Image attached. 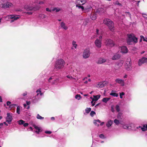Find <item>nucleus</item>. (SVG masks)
Returning a JSON list of instances; mask_svg holds the SVG:
<instances>
[{
	"mask_svg": "<svg viewBox=\"0 0 147 147\" xmlns=\"http://www.w3.org/2000/svg\"><path fill=\"white\" fill-rule=\"evenodd\" d=\"M143 41L147 42V38H145V39H144Z\"/></svg>",
	"mask_w": 147,
	"mask_h": 147,
	"instance_id": "63",
	"label": "nucleus"
},
{
	"mask_svg": "<svg viewBox=\"0 0 147 147\" xmlns=\"http://www.w3.org/2000/svg\"><path fill=\"white\" fill-rule=\"evenodd\" d=\"M95 44L96 46L98 48L100 47H101V41L99 37V39H97L95 42Z\"/></svg>",
	"mask_w": 147,
	"mask_h": 147,
	"instance_id": "19",
	"label": "nucleus"
},
{
	"mask_svg": "<svg viewBox=\"0 0 147 147\" xmlns=\"http://www.w3.org/2000/svg\"><path fill=\"white\" fill-rule=\"evenodd\" d=\"M116 91L112 90L110 94V95L114 97H117L118 96V94L116 93Z\"/></svg>",
	"mask_w": 147,
	"mask_h": 147,
	"instance_id": "29",
	"label": "nucleus"
},
{
	"mask_svg": "<svg viewBox=\"0 0 147 147\" xmlns=\"http://www.w3.org/2000/svg\"><path fill=\"white\" fill-rule=\"evenodd\" d=\"M36 92L37 93V94L34 98L33 99L34 102L38 101L41 98V96L43 95V93L41 92V88L38 89L36 91Z\"/></svg>",
	"mask_w": 147,
	"mask_h": 147,
	"instance_id": "7",
	"label": "nucleus"
},
{
	"mask_svg": "<svg viewBox=\"0 0 147 147\" xmlns=\"http://www.w3.org/2000/svg\"><path fill=\"white\" fill-rule=\"evenodd\" d=\"M117 118L119 119H122L123 118V113L121 111L119 112L117 114Z\"/></svg>",
	"mask_w": 147,
	"mask_h": 147,
	"instance_id": "30",
	"label": "nucleus"
},
{
	"mask_svg": "<svg viewBox=\"0 0 147 147\" xmlns=\"http://www.w3.org/2000/svg\"><path fill=\"white\" fill-rule=\"evenodd\" d=\"M66 77L69 79L70 80L74 81L75 82H77L78 80V78H76L73 77L72 76L70 75H68L66 76Z\"/></svg>",
	"mask_w": 147,
	"mask_h": 147,
	"instance_id": "26",
	"label": "nucleus"
},
{
	"mask_svg": "<svg viewBox=\"0 0 147 147\" xmlns=\"http://www.w3.org/2000/svg\"><path fill=\"white\" fill-rule=\"evenodd\" d=\"M121 57V55L118 53L115 54L112 58L113 60H117L119 59Z\"/></svg>",
	"mask_w": 147,
	"mask_h": 147,
	"instance_id": "23",
	"label": "nucleus"
},
{
	"mask_svg": "<svg viewBox=\"0 0 147 147\" xmlns=\"http://www.w3.org/2000/svg\"><path fill=\"white\" fill-rule=\"evenodd\" d=\"M40 6L36 5L33 7L31 5H26L24 6V8L27 11H35L38 10L40 8Z\"/></svg>",
	"mask_w": 147,
	"mask_h": 147,
	"instance_id": "3",
	"label": "nucleus"
},
{
	"mask_svg": "<svg viewBox=\"0 0 147 147\" xmlns=\"http://www.w3.org/2000/svg\"><path fill=\"white\" fill-rule=\"evenodd\" d=\"M27 94V92H25L22 95L24 96H26V95Z\"/></svg>",
	"mask_w": 147,
	"mask_h": 147,
	"instance_id": "49",
	"label": "nucleus"
},
{
	"mask_svg": "<svg viewBox=\"0 0 147 147\" xmlns=\"http://www.w3.org/2000/svg\"><path fill=\"white\" fill-rule=\"evenodd\" d=\"M20 17V16L11 14L5 16V20L8 21L10 20L9 19H11V20H10V22L11 23L13 22L14 21L17 20Z\"/></svg>",
	"mask_w": 147,
	"mask_h": 147,
	"instance_id": "4",
	"label": "nucleus"
},
{
	"mask_svg": "<svg viewBox=\"0 0 147 147\" xmlns=\"http://www.w3.org/2000/svg\"><path fill=\"white\" fill-rule=\"evenodd\" d=\"M45 133L47 134H51V131H45Z\"/></svg>",
	"mask_w": 147,
	"mask_h": 147,
	"instance_id": "48",
	"label": "nucleus"
},
{
	"mask_svg": "<svg viewBox=\"0 0 147 147\" xmlns=\"http://www.w3.org/2000/svg\"><path fill=\"white\" fill-rule=\"evenodd\" d=\"M91 109L90 108H87L85 109L86 113H88L91 111Z\"/></svg>",
	"mask_w": 147,
	"mask_h": 147,
	"instance_id": "38",
	"label": "nucleus"
},
{
	"mask_svg": "<svg viewBox=\"0 0 147 147\" xmlns=\"http://www.w3.org/2000/svg\"><path fill=\"white\" fill-rule=\"evenodd\" d=\"M59 77L56 76L54 75L51 76L48 79V82L52 84H55L59 82Z\"/></svg>",
	"mask_w": 147,
	"mask_h": 147,
	"instance_id": "5",
	"label": "nucleus"
},
{
	"mask_svg": "<svg viewBox=\"0 0 147 147\" xmlns=\"http://www.w3.org/2000/svg\"><path fill=\"white\" fill-rule=\"evenodd\" d=\"M115 82L116 83L120 84L121 86H123L124 85V81L123 80L117 78L115 80Z\"/></svg>",
	"mask_w": 147,
	"mask_h": 147,
	"instance_id": "25",
	"label": "nucleus"
},
{
	"mask_svg": "<svg viewBox=\"0 0 147 147\" xmlns=\"http://www.w3.org/2000/svg\"><path fill=\"white\" fill-rule=\"evenodd\" d=\"M73 47H72V49H74L76 48L77 46V45L76 44V42L75 41H73L72 42Z\"/></svg>",
	"mask_w": 147,
	"mask_h": 147,
	"instance_id": "32",
	"label": "nucleus"
},
{
	"mask_svg": "<svg viewBox=\"0 0 147 147\" xmlns=\"http://www.w3.org/2000/svg\"><path fill=\"white\" fill-rule=\"evenodd\" d=\"M108 84V82L107 81H104L102 82V87L106 86Z\"/></svg>",
	"mask_w": 147,
	"mask_h": 147,
	"instance_id": "33",
	"label": "nucleus"
},
{
	"mask_svg": "<svg viewBox=\"0 0 147 147\" xmlns=\"http://www.w3.org/2000/svg\"><path fill=\"white\" fill-rule=\"evenodd\" d=\"M113 4L115 5H121V4L119 3V2L118 1H116Z\"/></svg>",
	"mask_w": 147,
	"mask_h": 147,
	"instance_id": "44",
	"label": "nucleus"
},
{
	"mask_svg": "<svg viewBox=\"0 0 147 147\" xmlns=\"http://www.w3.org/2000/svg\"><path fill=\"white\" fill-rule=\"evenodd\" d=\"M13 119L12 114L10 113H7V116L6 117V122L8 123H11Z\"/></svg>",
	"mask_w": 147,
	"mask_h": 147,
	"instance_id": "14",
	"label": "nucleus"
},
{
	"mask_svg": "<svg viewBox=\"0 0 147 147\" xmlns=\"http://www.w3.org/2000/svg\"><path fill=\"white\" fill-rule=\"evenodd\" d=\"M61 10V9L59 8H55L53 9L52 11H55L56 12H57Z\"/></svg>",
	"mask_w": 147,
	"mask_h": 147,
	"instance_id": "37",
	"label": "nucleus"
},
{
	"mask_svg": "<svg viewBox=\"0 0 147 147\" xmlns=\"http://www.w3.org/2000/svg\"><path fill=\"white\" fill-rule=\"evenodd\" d=\"M85 5L86 6L84 7V12H88L90 11L92 7L88 4L86 3Z\"/></svg>",
	"mask_w": 147,
	"mask_h": 147,
	"instance_id": "18",
	"label": "nucleus"
},
{
	"mask_svg": "<svg viewBox=\"0 0 147 147\" xmlns=\"http://www.w3.org/2000/svg\"><path fill=\"white\" fill-rule=\"evenodd\" d=\"M16 105H15V104H12V105H11L10 107L11 108V107H13Z\"/></svg>",
	"mask_w": 147,
	"mask_h": 147,
	"instance_id": "57",
	"label": "nucleus"
},
{
	"mask_svg": "<svg viewBox=\"0 0 147 147\" xmlns=\"http://www.w3.org/2000/svg\"><path fill=\"white\" fill-rule=\"evenodd\" d=\"M128 52V50L125 46H122L121 47L120 52L122 53H126Z\"/></svg>",
	"mask_w": 147,
	"mask_h": 147,
	"instance_id": "21",
	"label": "nucleus"
},
{
	"mask_svg": "<svg viewBox=\"0 0 147 147\" xmlns=\"http://www.w3.org/2000/svg\"><path fill=\"white\" fill-rule=\"evenodd\" d=\"M2 102V98L1 96H0V102Z\"/></svg>",
	"mask_w": 147,
	"mask_h": 147,
	"instance_id": "64",
	"label": "nucleus"
},
{
	"mask_svg": "<svg viewBox=\"0 0 147 147\" xmlns=\"http://www.w3.org/2000/svg\"><path fill=\"white\" fill-rule=\"evenodd\" d=\"M65 64V62L63 59H59L56 61L55 67L57 69H61L63 68Z\"/></svg>",
	"mask_w": 147,
	"mask_h": 147,
	"instance_id": "1",
	"label": "nucleus"
},
{
	"mask_svg": "<svg viewBox=\"0 0 147 147\" xmlns=\"http://www.w3.org/2000/svg\"><path fill=\"white\" fill-rule=\"evenodd\" d=\"M114 122L117 125H118L119 124V121L117 119H115L114 121Z\"/></svg>",
	"mask_w": 147,
	"mask_h": 147,
	"instance_id": "42",
	"label": "nucleus"
},
{
	"mask_svg": "<svg viewBox=\"0 0 147 147\" xmlns=\"http://www.w3.org/2000/svg\"><path fill=\"white\" fill-rule=\"evenodd\" d=\"M23 124V125L24 127H26L28 125V124L27 123H24Z\"/></svg>",
	"mask_w": 147,
	"mask_h": 147,
	"instance_id": "52",
	"label": "nucleus"
},
{
	"mask_svg": "<svg viewBox=\"0 0 147 147\" xmlns=\"http://www.w3.org/2000/svg\"><path fill=\"white\" fill-rule=\"evenodd\" d=\"M123 127L125 129H131L132 130H136L134 125L133 124H124L123 125Z\"/></svg>",
	"mask_w": 147,
	"mask_h": 147,
	"instance_id": "9",
	"label": "nucleus"
},
{
	"mask_svg": "<svg viewBox=\"0 0 147 147\" xmlns=\"http://www.w3.org/2000/svg\"><path fill=\"white\" fill-rule=\"evenodd\" d=\"M123 61H121L115 64L114 68L115 70H117L121 67L123 63Z\"/></svg>",
	"mask_w": 147,
	"mask_h": 147,
	"instance_id": "17",
	"label": "nucleus"
},
{
	"mask_svg": "<svg viewBox=\"0 0 147 147\" xmlns=\"http://www.w3.org/2000/svg\"><path fill=\"white\" fill-rule=\"evenodd\" d=\"M75 97L76 99H77L78 100H80L81 98V96L79 94L76 95L75 96Z\"/></svg>",
	"mask_w": 147,
	"mask_h": 147,
	"instance_id": "39",
	"label": "nucleus"
},
{
	"mask_svg": "<svg viewBox=\"0 0 147 147\" xmlns=\"http://www.w3.org/2000/svg\"><path fill=\"white\" fill-rule=\"evenodd\" d=\"M46 10L47 11H51V10L50 9H49V8H46Z\"/></svg>",
	"mask_w": 147,
	"mask_h": 147,
	"instance_id": "55",
	"label": "nucleus"
},
{
	"mask_svg": "<svg viewBox=\"0 0 147 147\" xmlns=\"http://www.w3.org/2000/svg\"><path fill=\"white\" fill-rule=\"evenodd\" d=\"M30 103V101H27L26 104L27 105H29Z\"/></svg>",
	"mask_w": 147,
	"mask_h": 147,
	"instance_id": "58",
	"label": "nucleus"
},
{
	"mask_svg": "<svg viewBox=\"0 0 147 147\" xmlns=\"http://www.w3.org/2000/svg\"><path fill=\"white\" fill-rule=\"evenodd\" d=\"M110 99L109 98H104L102 99V101L105 102H107Z\"/></svg>",
	"mask_w": 147,
	"mask_h": 147,
	"instance_id": "43",
	"label": "nucleus"
},
{
	"mask_svg": "<svg viewBox=\"0 0 147 147\" xmlns=\"http://www.w3.org/2000/svg\"><path fill=\"white\" fill-rule=\"evenodd\" d=\"M125 94V93L123 92H122L119 93L120 97V98H122V96L124 95Z\"/></svg>",
	"mask_w": 147,
	"mask_h": 147,
	"instance_id": "46",
	"label": "nucleus"
},
{
	"mask_svg": "<svg viewBox=\"0 0 147 147\" xmlns=\"http://www.w3.org/2000/svg\"><path fill=\"white\" fill-rule=\"evenodd\" d=\"M95 114V113L93 111H92L90 113V115L92 117H93L94 116V115Z\"/></svg>",
	"mask_w": 147,
	"mask_h": 147,
	"instance_id": "45",
	"label": "nucleus"
},
{
	"mask_svg": "<svg viewBox=\"0 0 147 147\" xmlns=\"http://www.w3.org/2000/svg\"><path fill=\"white\" fill-rule=\"evenodd\" d=\"M146 62H147V58L143 57L139 59L138 64L139 66H141L142 64Z\"/></svg>",
	"mask_w": 147,
	"mask_h": 147,
	"instance_id": "15",
	"label": "nucleus"
},
{
	"mask_svg": "<svg viewBox=\"0 0 147 147\" xmlns=\"http://www.w3.org/2000/svg\"><path fill=\"white\" fill-rule=\"evenodd\" d=\"M115 109L117 112H121L120 111V107L119 105H116L115 107Z\"/></svg>",
	"mask_w": 147,
	"mask_h": 147,
	"instance_id": "36",
	"label": "nucleus"
},
{
	"mask_svg": "<svg viewBox=\"0 0 147 147\" xmlns=\"http://www.w3.org/2000/svg\"><path fill=\"white\" fill-rule=\"evenodd\" d=\"M96 62L98 63H101V59L100 58H99L97 59L96 60Z\"/></svg>",
	"mask_w": 147,
	"mask_h": 147,
	"instance_id": "47",
	"label": "nucleus"
},
{
	"mask_svg": "<svg viewBox=\"0 0 147 147\" xmlns=\"http://www.w3.org/2000/svg\"><path fill=\"white\" fill-rule=\"evenodd\" d=\"M60 26L62 29L65 30H67L68 28V27L64 22H62L61 23Z\"/></svg>",
	"mask_w": 147,
	"mask_h": 147,
	"instance_id": "28",
	"label": "nucleus"
},
{
	"mask_svg": "<svg viewBox=\"0 0 147 147\" xmlns=\"http://www.w3.org/2000/svg\"><path fill=\"white\" fill-rule=\"evenodd\" d=\"M113 123V121L111 120H109L107 123L106 125L107 126L109 127L111 126Z\"/></svg>",
	"mask_w": 147,
	"mask_h": 147,
	"instance_id": "31",
	"label": "nucleus"
},
{
	"mask_svg": "<svg viewBox=\"0 0 147 147\" xmlns=\"http://www.w3.org/2000/svg\"><path fill=\"white\" fill-rule=\"evenodd\" d=\"M76 7L79 9L81 8L82 9V11H83L84 12V7L83 6H81V5H78L77 4Z\"/></svg>",
	"mask_w": 147,
	"mask_h": 147,
	"instance_id": "35",
	"label": "nucleus"
},
{
	"mask_svg": "<svg viewBox=\"0 0 147 147\" xmlns=\"http://www.w3.org/2000/svg\"><path fill=\"white\" fill-rule=\"evenodd\" d=\"M136 129H140L143 131H144L147 130V125H144L142 127L141 126H139V127H135Z\"/></svg>",
	"mask_w": 147,
	"mask_h": 147,
	"instance_id": "22",
	"label": "nucleus"
},
{
	"mask_svg": "<svg viewBox=\"0 0 147 147\" xmlns=\"http://www.w3.org/2000/svg\"><path fill=\"white\" fill-rule=\"evenodd\" d=\"M13 4L9 2L1 3L0 4V7L3 9L9 8L13 6Z\"/></svg>",
	"mask_w": 147,
	"mask_h": 147,
	"instance_id": "8",
	"label": "nucleus"
},
{
	"mask_svg": "<svg viewBox=\"0 0 147 147\" xmlns=\"http://www.w3.org/2000/svg\"><path fill=\"white\" fill-rule=\"evenodd\" d=\"M103 23L107 25L110 30L112 32L115 30V27L114 23L109 19H106L103 20Z\"/></svg>",
	"mask_w": 147,
	"mask_h": 147,
	"instance_id": "2",
	"label": "nucleus"
},
{
	"mask_svg": "<svg viewBox=\"0 0 147 147\" xmlns=\"http://www.w3.org/2000/svg\"><path fill=\"white\" fill-rule=\"evenodd\" d=\"M86 2V0H78L76 2L77 4L79 5H82Z\"/></svg>",
	"mask_w": 147,
	"mask_h": 147,
	"instance_id": "27",
	"label": "nucleus"
},
{
	"mask_svg": "<svg viewBox=\"0 0 147 147\" xmlns=\"http://www.w3.org/2000/svg\"><path fill=\"white\" fill-rule=\"evenodd\" d=\"M90 53L89 49L86 48L84 51L83 54V57L84 59L88 58L90 57Z\"/></svg>",
	"mask_w": 147,
	"mask_h": 147,
	"instance_id": "12",
	"label": "nucleus"
},
{
	"mask_svg": "<svg viewBox=\"0 0 147 147\" xmlns=\"http://www.w3.org/2000/svg\"><path fill=\"white\" fill-rule=\"evenodd\" d=\"M19 124L21 125L23 124L24 123V121L23 120H20L18 121Z\"/></svg>",
	"mask_w": 147,
	"mask_h": 147,
	"instance_id": "41",
	"label": "nucleus"
},
{
	"mask_svg": "<svg viewBox=\"0 0 147 147\" xmlns=\"http://www.w3.org/2000/svg\"><path fill=\"white\" fill-rule=\"evenodd\" d=\"M93 123L94 125L97 127H98L99 125H101V121L99 119L94 120Z\"/></svg>",
	"mask_w": 147,
	"mask_h": 147,
	"instance_id": "20",
	"label": "nucleus"
},
{
	"mask_svg": "<svg viewBox=\"0 0 147 147\" xmlns=\"http://www.w3.org/2000/svg\"><path fill=\"white\" fill-rule=\"evenodd\" d=\"M22 11V9H16V11Z\"/></svg>",
	"mask_w": 147,
	"mask_h": 147,
	"instance_id": "54",
	"label": "nucleus"
},
{
	"mask_svg": "<svg viewBox=\"0 0 147 147\" xmlns=\"http://www.w3.org/2000/svg\"><path fill=\"white\" fill-rule=\"evenodd\" d=\"M26 14H29V15H31L32 13L31 12H26Z\"/></svg>",
	"mask_w": 147,
	"mask_h": 147,
	"instance_id": "50",
	"label": "nucleus"
},
{
	"mask_svg": "<svg viewBox=\"0 0 147 147\" xmlns=\"http://www.w3.org/2000/svg\"><path fill=\"white\" fill-rule=\"evenodd\" d=\"M37 119H43L44 118L40 116L39 114H38L36 117Z\"/></svg>",
	"mask_w": 147,
	"mask_h": 147,
	"instance_id": "40",
	"label": "nucleus"
},
{
	"mask_svg": "<svg viewBox=\"0 0 147 147\" xmlns=\"http://www.w3.org/2000/svg\"><path fill=\"white\" fill-rule=\"evenodd\" d=\"M106 45H110L111 46H114L113 42L110 39H107L106 40L105 42Z\"/></svg>",
	"mask_w": 147,
	"mask_h": 147,
	"instance_id": "16",
	"label": "nucleus"
},
{
	"mask_svg": "<svg viewBox=\"0 0 147 147\" xmlns=\"http://www.w3.org/2000/svg\"><path fill=\"white\" fill-rule=\"evenodd\" d=\"M111 110L113 112H114V109L113 106H112L111 107Z\"/></svg>",
	"mask_w": 147,
	"mask_h": 147,
	"instance_id": "53",
	"label": "nucleus"
},
{
	"mask_svg": "<svg viewBox=\"0 0 147 147\" xmlns=\"http://www.w3.org/2000/svg\"><path fill=\"white\" fill-rule=\"evenodd\" d=\"M102 138H105V137L103 135V134H102Z\"/></svg>",
	"mask_w": 147,
	"mask_h": 147,
	"instance_id": "62",
	"label": "nucleus"
},
{
	"mask_svg": "<svg viewBox=\"0 0 147 147\" xmlns=\"http://www.w3.org/2000/svg\"><path fill=\"white\" fill-rule=\"evenodd\" d=\"M11 103V102L10 101H8L7 102V106L9 105Z\"/></svg>",
	"mask_w": 147,
	"mask_h": 147,
	"instance_id": "51",
	"label": "nucleus"
},
{
	"mask_svg": "<svg viewBox=\"0 0 147 147\" xmlns=\"http://www.w3.org/2000/svg\"><path fill=\"white\" fill-rule=\"evenodd\" d=\"M140 38L141 40H142L143 39V40H144V39H145V38L144 37V36L142 35L140 36Z\"/></svg>",
	"mask_w": 147,
	"mask_h": 147,
	"instance_id": "56",
	"label": "nucleus"
},
{
	"mask_svg": "<svg viewBox=\"0 0 147 147\" xmlns=\"http://www.w3.org/2000/svg\"><path fill=\"white\" fill-rule=\"evenodd\" d=\"M100 9H98L96 10V12L95 13H92L90 16L91 19L93 20H94L96 19L97 17L96 15L97 14H100Z\"/></svg>",
	"mask_w": 147,
	"mask_h": 147,
	"instance_id": "13",
	"label": "nucleus"
},
{
	"mask_svg": "<svg viewBox=\"0 0 147 147\" xmlns=\"http://www.w3.org/2000/svg\"><path fill=\"white\" fill-rule=\"evenodd\" d=\"M44 3V2L43 1H40L39 2V4H42Z\"/></svg>",
	"mask_w": 147,
	"mask_h": 147,
	"instance_id": "60",
	"label": "nucleus"
},
{
	"mask_svg": "<svg viewBox=\"0 0 147 147\" xmlns=\"http://www.w3.org/2000/svg\"><path fill=\"white\" fill-rule=\"evenodd\" d=\"M22 108V107L20 106H18L17 107V110H16V112L18 114H20V110Z\"/></svg>",
	"mask_w": 147,
	"mask_h": 147,
	"instance_id": "34",
	"label": "nucleus"
},
{
	"mask_svg": "<svg viewBox=\"0 0 147 147\" xmlns=\"http://www.w3.org/2000/svg\"><path fill=\"white\" fill-rule=\"evenodd\" d=\"M127 36L128 43H129L131 42L136 43L138 42V38L135 37L134 34H127Z\"/></svg>",
	"mask_w": 147,
	"mask_h": 147,
	"instance_id": "6",
	"label": "nucleus"
},
{
	"mask_svg": "<svg viewBox=\"0 0 147 147\" xmlns=\"http://www.w3.org/2000/svg\"><path fill=\"white\" fill-rule=\"evenodd\" d=\"M34 127L35 129V132L37 134H39L42 131L41 128L36 125H34Z\"/></svg>",
	"mask_w": 147,
	"mask_h": 147,
	"instance_id": "24",
	"label": "nucleus"
},
{
	"mask_svg": "<svg viewBox=\"0 0 147 147\" xmlns=\"http://www.w3.org/2000/svg\"><path fill=\"white\" fill-rule=\"evenodd\" d=\"M93 97H91L90 98L92 100V101L91 102L92 106H94L95 105L96 102L100 97V95L98 94L96 95H93Z\"/></svg>",
	"mask_w": 147,
	"mask_h": 147,
	"instance_id": "10",
	"label": "nucleus"
},
{
	"mask_svg": "<svg viewBox=\"0 0 147 147\" xmlns=\"http://www.w3.org/2000/svg\"><path fill=\"white\" fill-rule=\"evenodd\" d=\"M131 63V60L130 59H127L126 63L125 65V67L127 71H130L132 68Z\"/></svg>",
	"mask_w": 147,
	"mask_h": 147,
	"instance_id": "11",
	"label": "nucleus"
},
{
	"mask_svg": "<svg viewBox=\"0 0 147 147\" xmlns=\"http://www.w3.org/2000/svg\"><path fill=\"white\" fill-rule=\"evenodd\" d=\"M3 123H0V126L1 128L2 127V126L3 125Z\"/></svg>",
	"mask_w": 147,
	"mask_h": 147,
	"instance_id": "61",
	"label": "nucleus"
},
{
	"mask_svg": "<svg viewBox=\"0 0 147 147\" xmlns=\"http://www.w3.org/2000/svg\"><path fill=\"white\" fill-rule=\"evenodd\" d=\"M3 124H4L6 126H8V124H7V123H6V122H3Z\"/></svg>",
	"mask_w": 147,
	"mask_h": 147,
	"instance_id": "59",
	"label": "nucleus"
}]
</instances>
